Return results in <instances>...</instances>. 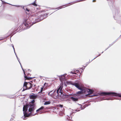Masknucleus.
Wrapping results in <instances>:
<instances>
[{"mask_svg": "<svg viewBox=\"0 0 121 121\" xmlns=\"http://www.w3.org/2000/svg\"><path fill=\"white\" fill-rule=\"evenodd\" d=\"M48 15V14L45 13L38 16L33 15L29 18L25 19L23 23L20 26V29L23 30L29 28L33 24L47 17Z\"/></svg>", "mask_w": 121, "mask_h": 121, "instance_id": "1", "label": "nucleus"}, {"mask_svg": "<svg viewBox=\"0 0 121 121\" xmlns=\"http://www.w3.org/2000/svg\"><path fill=\"white\" fill-rule=\"evenodd\" d=\"M35 102L34 99H33L31 101V104H26L25 105H23V111L24 116V117H23V120L26 119L25 118L27 117L30 116H34L36 114L31 113L35 110V105L34 104Z\"/></svg>", "mask_w": 121, "mask_h": 121, "instance_id": "2", "label": "nucleus"}, {"mask_svg": "<svg viewBox=\"0 0 121 121\" xmlns=\"http://www.w3.org/2000/svg\"><path fill=\"white\" fill-rule=\"evenodd\" d=\"M100 95L101 96H118L121 97V94L118 93L113 92H100V93H98L96 94H94L91 95V96L93 97L94 96H98Z\"/></svg>", "mask_w": 121, "mask_h": 121, "instance_id": "3", "label": "nucleus"}, {"mask_svg": "<svg viewBox=\"0 0 121 121\" xmlns=\"http://www.w3.org/2000/svg\"><path fill=\"white\" fill-rule=\"evenodd\" d=\"M68 84H70L76 87L79 90H81V87L80 86L79 83L78 81H76L75 82H73L72 81H67L66 82Z\"/></svg>", "mask_w": 121, "mask_h": 121, "instance_id": "4", "label": "nucleus"}, {"mask_svg": "<svg viewBox=\"0 0 121 121\" xmlns=\"http://www.w3.org/2000/svg\"><path fill=\"white\" fill-rule=\"evenodd\" d=\"M23 86L25 87L28 89H30L32 87L33 84L30 82L27 83L25 81L24 83Z\"/></svg>", "mask_w": 121, "mask_h": 121, "instance_id": "5", "label": "nucleus"}, {"mask_svg": "<svg viewBox=\"0 0 121 121\" xmlns=\"http://www.w3.org/2000/svg\"><path fill=\"white\" fill-rule=\"evenodd\" d=\"M59 92H57V91L55 90L53 91V97L54 98L56 99H57L60 97V94Z\"/></svg>", "mask_w": 121, "mask_h": 121, "instance_id": "6", "label": "nucleus"}, {"mask_svg": "<svg viewBox=\"0 0 121 121\" xmlns=\"http://www.w3.org/2000/svg\"><path fill=\"white\" fill-rule=\"evenodd\" d=\"M74 97H71L70 98L74 102L78 101L79 98L78 97V95L76 94H74Z\"/></svg>", "mask_w": 121, "mask_h": 121, "instance_id": "7", "label": "nucleus"}, {"mask_svg": "<svg viewBox=\"0 0 121 121\" xmlns=\"http://www.w3.org/2000/svg\"><path fill=\"white\" fill-rule=\"evenodd\" d=\"M119 12V11L118 9H115L113 11V13L114 18L115 19H116L115 16L118 15Z\"/></svg>", "mask_w": 121, "mask_h": 121, "instance_id": "8", "label": "nucleus"}, {"mask_svg": "<svg viewBox=\"0 0 121 121\" xmlns=\"http://www.w3.org/2000/svg\"><path fill=\"white\" fill-rule=\"evenodd\" d=\"M14 30V29L12 28L10 31L8 33L9 34L11 35V38L12 36L13 35L15 34L17 32V30H16L14 31H13Z\"/></svg>", "mask_w": 121, "mask_h": 121, "instance_id": "9", "label": "nucleus"}, {"mask_svg": "<svg viewBox=\"0 0 121 121\" xmlns=\"http://www.w3.org/2000/svg\"><path fill=\"white\" fill-rule=\"evenodd\" d=\"M67 74L66 73L63 75H62L58 76L61 82H62L65 79V76Z\"/></svg>", "mask_w": 121, "mask_h": 121, "instance_id": "10", "label": "nucleus"}, {"mask_svg": "<svg viewBox=\"0 0 121 121\" xmlns=\"http://www.w3.org/2000/svg\"><path fill=\"white\" fill-rule=\"evenodd\" d=\"M81 91H78L77 92L76 94L77 95L79 96V95L80 94H82L83 93L86 92L85 90L82 89V87L81 88Z\"/></svg>", "mask_w": 121, "mask_h": 121, "instance_id": "11", "label": "nucleus"}, {"mask_svg": "<svg viewBox=\"0 0 121 121\" xmlns=\"http://www.w3.org/2000/svg\"><path fill=\"white\" fill-rule=\"evenodd\" d=\"M60 94V97H63V96H68L69 95H72V94L69 95H67L63 91H62L60 92V93H59Z\"/></svg>", "mask_w": 121, "mask_h": 121, "instance_id": "12", "label": "nucleus"}, {"mask_svg": "<svg viewBox=\"0 0 121 121\" xmlns=\"http://www.w3.org/2000/svg\"><path fill=\"white\" fill-rule=\"evenodd\" d=\"M32 95H30L29 96L30 99H35L37 98L38 96L37 95H35V94L32 93Z\"/></svg>", "mask_w": 121, "mask_h": 121, "instance_id": "13", "label": "nucleus"}, {"mask_svg": "<svg viewBox=\"0 0 121 121\" xmlns=\"http://www.w3.org/2000/svg\"><path fill=\"white\" fill-rule=\"evenodd\" d=\"M84 0H76V1H74L73 2L69 3L67 4H70V5H71V4H74V3H77V2L83 1Z\"/></svg>", "mask_w": 121, "mask_h": 121, "instance_id": "14", "label": "nucleus"}, {"mask_svg": "<svg viewBox=\"0 0 121 121\" xmlns=\"http://www.w3.org/2000/svg\"><path fill=\"white\" fill-rule=\"evenodd\" d=\"M87 91L88 93V94L90 95L93 93L94 91L90 89H88L87 90Z\"/></svg>", "mask_w": 121, "mask_h": 121, "instance_id": "15", "label": "nucleus"}, {"mask_svg": "<svg viewBox=\"0 0 121 121\" xmlns=\"http://www.w3.org/2000/svg\"><path fill=\"white\" fill-rule=\"evenodd\" d=\"M62 87L61 86H60L57 90V92H58V91L59 93H60L61 91H62Z\"/></svg>", "mask_w": 121, "mask_h": 121, "instance_id": "16", "label": "nucleus"}, {"mask_svg": "<svg viewBox=\"0 0 121 121\" xmlns=\"http://www.w3.org/2000/svg\"><path fill=\"white\" fill-rule=\"evenodd\" d=\"M53 91H51L49 92L48 94V95L50 96H52V97H53Z\"/></svg>", "mask_w": 121, "mask_h": 121, "instance_id": "17", "label": "nucleus"}, {"mask_svg": "<svg viewBox=\"0 0 121 121\" xmlns=\"http://www.w3.org/2000/svg\"><path fill=\"white\" fill-rule=\"evenodd\" d=\"M2 2V4H10V5H11L12 6H17V7H19L20 6H19V5H12L11 4H9V3H7V2H5L2 0H0Z\"/></svg>", "mask_w": 121, "mask_h": 121, "instance_id": "18", "label": "nucleus"}, {"mask_svg": "<svg viewBox=\"0 0 121 121\" xmlns=\"http://www.w3.org/2000/svg\"><path fill=\"white\" fill-rule=\"evenodd\" d=\"M114 99H113V98H112L111 97H109L108 98H107L105 99H103V100H113Z\"/></svg>", "mask_w": 121, "mask_h": 121, "instance_id": "19", "label": "nucleus"}, {"mask_svg": "<svg viewBox=\"0 0 121 121\" xmlns=\"http://www.w3.org/2000/svg\"><path fill=\"white\" fill-rule=\"evenodd\" d=\"M50 102L49 101H46L45 102L44 104V105H46L50 104Z\"/></svg>", "mask_w": 121, "mask_h": 121, "instance_id": "20", "label": "nucleus"}, {"mask_svg": "<svg viewBox=\"0 0 121 121\" xmlns=\"http://www.w3.org/2000/svg\"><path fill=\"white\" fill-rule=\"evenodd\" d=\"M35 2H35V0L34 1L33 3L31 4H32L35 6H36L37 5V4H36L35 3Z\"/></svg>", "mask_w": 121, "mask_h": 121, "instance_id": "21", "label": "nucleus"}, {"mask_svg": "<svg viewBox=\"0 0 121 121\" xmlns=\"http://www.w3.org/2000/svg\"><path fill=\"white\" fill-rule=\"evenodd\" d=\"M44 108V107L43 106H42L39 109L40 111H41Z\"/></svg>", "mask_w": 121, "mask_h": 121, "instance_id": "22", "label": "nucleus"}, {"mask_svg": "<svg viewBox=\"0 0 121 121\" xmlns=\"http://www.w3.org/2000/svg\"><path fill=\"white\" fill-rule=\"evenodd\" d=\"M66 4L65 5H62L61 6H60V7H58V8H56V9H60L61 8H61V7H62V6H66Z\"/></svg>", "mask_w": 121, "mask_h": 121, "instance_id": "23", "label": "nucleus"}, {"mask_svg": "<svg viewBox=\"0 0 121 121\" xmlns=\"http://www.w3.org/2000/svg\"><path fill=\"white\" fill-rule=\"evenodd\" d=\"M29 77L25 75H24V78L25 80H28Z\"/></svg>", "mask_w": 121, "mask_h": 121, "instance_id": "24", "label": "nucleus"}, {"mask_svg": "<svg viewBox=\"0 0 121 121\" xmlns=\"http://www.w3.org/2000/svg\"><path fill=\"white\" fill-rule=\"evenodd\" d=\"M74 72H72V71H71L70 72H69V75H68L67 76H68V77L69 76V73H72V74H74Z\"/></svg>", "mask_w": 121, "mask_h": 121, "instance_id": "25", "label": "nucleus"}, {"mask_svg": "<svg viewBox=\"0 0 121 121\" xmlns=\"http://www.w3.org/2000/svg\"><path fill=\"white\" fill-rule=\"evenodd\" d=\"M118 40V38L117 39L115 40L112 43L114 44L115 42H116Z\"/></svg>", "mask_w": 121, "mask_h": 121, "instance_id": "26", "label": "nucleus"}, {"mask_svg": "<svg viewBox=\"0 0 121 121\" xmlns=\"http://www.w3.org/2000/svg\"><path fill=\"white\" fill-rule=\"evenodd\" d=\"M58 107H60L61 108H62L63 107V105H62L60 104L58 105Z\"/></svg>", "mask_w": 121, "mask_h": 121, "instance_id": "27", "label": "nucleus"}, {"mask_svg": "<svg viewBox=\"0 0 121 121\" xmlns=\"http://www.w3.org/2000/svg\"><path fill=\"white\" fill-rule=\"evenodd\" d=\"M43 87H41V90L40 92H41V93L42 94L43 93H42L43 91Z\"/></svg>", "mask_w": 121, "mask_h": 121, "instance_id": "28", "label": "nucleus"}, {"mask_svg": "<svg viewBox=\"0 0 121 121\" xmlns=\"http://www.w3.org/2000/svg\"><path fill=\"white\" fill-rule=\"evenodd\" d=\"M101 54H99V55L98 56H96V57H95L94 58L93 60H94V59H95L97 57H98L100 56V55Z\"/></svg>", "mask_w": 121, "mask_h": 121, "instance_id": "29", "label": "nucleus"}, {"mask_svg": "<svg viewBox=\"0 0 121 121\" xmlns=\"http://www.w3.org/2000/svg\"><path fill=\"white\" fill-rule=\"evenodd\" d=\"M33 77H29L28 80H31L32 79Z\"/></svg>", "mask_w": 121, "mask_h": 121, "instance_id": "30", "label": "nucleus"}, {"mask_svg": "<svg viewBox=\"0 0 121 121\" xmlns=\"http://www.w3.org/2000/svg\"><path fill=\"white\" fill-rule=\"evenodd\" d=\"M85 68V67H84V68H80L79 69H81L82 70H83Z\"/></svg>", "mask_w": 121, "mask_h": 121, "instance_id": "31", "label": "nucleus"}, {"mask_svg": "<svg viewBox=\"0 0 121 121\" xmlns=\"http://www.w3.org/2000/svg\"><path fill=\"white\" fill-rule=\"evenodd\" d=\"M26 90H28L27 89V88H26L25 89L24 88L23 90L22 91H24Z\"/></svg>", "mask_w": 121, "mask_h": 121, "instance_id": "32", "label": "nucleus"}, {"mask_svg": "<svg viewBox=\"0 0 121 121\" xmlns=\"http://www.w3.org/2000/svg\"><path fill=\"white\" fill-rule=\"evenodd\" d=\"M14 53H15V55H16V57H17V59H18V57H17V54H16V53H15V52H14Z\"/></svg>", "mask_w": 121, "mask_h": 121, "instance_id": "33", "label": "nucleus"}, {"mask_svg": "<svg viewBox=\"0 0 121 121\" xmlns=\"http://www.w3.org/2000/svg\"><path fill=\"white\" fill-rule=\"evenodd\" d=\"M22 69L23 70V72H24V75H25V71H24V69H23V68H22Z\"/></svg>", "mask_w": 121, "mask_h": 121, "instance_id": "34", "label": "nucleus"}, {"mask_svg": "<svg viewBox=\"0 0 121 121\" xmlns=\"http://www.w3.org/2000/svg\"><path fill=\"white\" fill-rule=\"evenodd\" d=\"M22 69L23 70V72H24V75H25V71H24V69H23V68H22Z\"/></svg>", "mask_w": 121, "mask_h": 121, "instance_id": "35", "label": "nucleus"}, {"mask_svg": "<svg viewBox=\"0 0 121 121\" xmlns=\"http://www.w3.org/2000/svg\"><path fill=\"white\" fill-rule=\"evenodd\" d=\"M113 44L112 43L111 44H109V46L110 47L111 46H112V45H113Z\"/></svg>", "mask_w": 121, "mask_h": 121, "instance_id": "36", "label": "nucleus"}, {"mask_svg": "<svg viewBox=\"0 0 121 121\" xmlns=\"http://www.w3.org/2000/svg\"><path fill=\"white\" fill-rule=\"evenodd\" d=\"M26 10L28 11V12H29V10L27 8H26Z\"/></svg>", "mask_w": 121, "mask_h": 121, "instance_id": "37", "label": "nucleus"}, {"mask_svg": "<svg viewBox=\"0 0 121 121\" xmlns=\"http://www.w3.org/2000/svg\"><path fill=\"white\" fill-rule=\"evenodd\" d=\"M81 108H82V109H84V108H85V107L83 106V108H82L81 107Z\"/></svg>", "mask_w": 121, "mask_h": 121, "instance_id": "38", "label": "nucleus"}, {"mask_svg": "<svg viewBox=\"0 0 121 121\" xmlns=\"http://www.w3.org/2000/svg\"><path fill=\"white\" fill-rule=\"evenodd\" d=\"M77 72V73H78L79 72V71L78 70H76Z\"/></svg>", "mask_w": 121, "mask_h": 121, "instance_id": "39", "label": "nucleus"}, {"mask_svg": "<svg viewBox=\"0 0 121 121\" xmlns=\"http://www.w3.org/2000/svg\"><path fill=\"white\" fill-rule=\"evenodd\" d=\"M110 47L109 46L108 47V48H107L106 49H105V51L108 48H109Z\"/></svg>", "mask_w": 121, "mask_h": 121, "instance_id": "40", "label": "nucleus"}, {"mask_svg": "<svg viewBox=\"0 0 121 121\" xmlns=\"http://www.w3.org/2000/svg\"><path fill=\"white\" fill-rule=\"evenodd\" d=\"M39 111H40L39 110V109H38L37 110H36V112H39Z\"/></svg>", "mask_w": 121, "mask_h": 121, "instance_id": "41", "label": "nucleus"}, {"mask_svg": "<svg viewBox=\"0 0 121 121\" xmlns=\"http://www.w3.org/2000/svg\"><path fill=\"white\" fill-rule=\"evenodd\" d=\"M96 1V0H93L92 1V2H95Z\"/></svg>", "mask_w": 121, "mask_h": 121, "instance_id": "42", "label": "nucleus"}, {"mask_svg": "<svg viewBox=\"0 0 121 121\" xmlns=\"http://www.w3.org/2000/svg\"><path fill=\"white\" fill-rule=\"evenodd\" d=\"M89 62H87V64L86 65V66L85 67H86V66L89 63Z\"/></svg>", "mask_w": 121, "mask_h": 121, "instance_id": "43", "label": "nucleus"}, {"mask_svg": "<svg viewBox=\"0 0 121 121\" xmlns=\"http://www.w3.org/2000/svg\"><path fill=\"white\" fill-rule=\"evenodd\" d=\"M13 120V119H11L9 121H12Z\"/></svg>", "mask_w": 121, "mask_h": 121, "instance_id": "44", "label": "nucleus"}, {"mask_svg": "<svg viewBox=\"0 0 121 121\" xmlns=\"http://www.w3.org/2000/svg\"><path fill=\"white\" fill-rule=\"evenodd\" d=\"M33 86L34 87H35V86H36V85L35 84L34 85V84H33Z\"/></svg>", "mask_w": 121, "mask_h": 121, "instance_id": "45", "label": "nucleus"}, {"mask_svg": "<svg viewBox=\"0 0 121 121\" xmlns=\"http://www.w3.org/2000/svg\"><path fill=\"white\" fill-rule=\"evenodd\" d=\"M17 60H18V61L19 62H19H20V60H19V59L18 58V59H17Z\"/></svg>", "mask_w": 121, "mask_h": 121, "instance_id": "46", "label": "nucleus"}, {"mask_svg": "<svg viewBox=\"0 0 121 121\" xmlns=\"http://www.w3.org/2000/svg\"><path fill=\"white\" fill-rule=\"evenodd\" d=\"M17 60H18V61L19 62H19H20V60H19V59L18 58V59H17Z\"/></svg>", "mask_w": 121, "mask_h": 121, "instance_id": "47", "label": "nucleus"}, {"mask_svg": "<svg viewBox=\"0 0 121 121\" xmlns=\"http://www.w3.org/2000/svg\"><path fill=\"white\" fill-rule=\"evenodd\" d=\"M74 74H77V73L74 72Z\"/></svg>", "mask_w": 121, "mask_h": 121, "instance_id": "48", "label": "nucleus"}, {"mask_svg": "<svg viewBox=\"0 0 121 121\" xmlns=\"http://www.w3.org/2000/svg\"><path fill=\"white\" fill-rule=\"evenodd\" d=\"M30 73H28V74L27 75H28V76H29V75H30Z\"/></svg>", "mask_w": 121, "mask_h": 121, "instance_id": "49", "label": "nucleus"}, {"mask_svg": "<svg viewBox=\"0 0 121 121\" xmlns=\"http://www.w3.org/2000/svg\"><path fill=\"white\" fill-rule=\"evenodd\" d=\"M13 48V50H14V52H15L14 48Z\"/></svg>", "mask_w": 121, "mask_h": 121, "instance_id": "50", "label": "nucleus"}, {"mask_svg": "<svg viewBox=\"0 0 121 121\" xmlns=\"http://www.w3.org/2000/svg\"><path fill=\"white\" fill-rule=\"evenodd\" d=\"M12 47H13V48H14V46H13V45H12Z\"/></svg>", "mask_w": 121, "mask_h": 121, "instance_id": "51", "label": "nucleus"}, {"mask_svg": "<svg viewBox=\"0 0 121 121\" xmlns=\"http://www.w3.org/2000/svg\"><path fill=\"white\" fill-rule=\"evenodd\" d=\"M67 119H68V120H70L71 119H70L69 118V119H68V118H67Z\"/></svg>", "mask_w": 121, "mask_h": 121, "instance_id": "52", "label": "nucleus"}, {"mask_svg": "<svg viewBox=\"0 0 121 121\" xmlns=\"http://www.w3.org/2000/svg\"><path fill=\"white\" fill-rule=\"evenodd\" d=\"M19 63H20V65L21 66V63H20V62H19Z\"/></svg>", "mask_w": 121, "mask_h": 121, "instance_id": "53", "label": "nucleus"}, {"mask_svg": "<svg viewBox=\"0 0 121 121\" xmlns=\"http://www.w3.org/2000/svg\"><path fill=\"white\" fill-rule=\"evenodd\" d=\"M8 37V36H6V37H5L4 38H6V37Z\"/></svg>", "mask_w": 121, "mask_h": 121, "instance_id": "54", "label": "nucleus"}, {"mask_svg": "<svg viewBox=\"0 0 121 121\" xmlns=\"http://www.w3.org/2000/svg\"><path fill=\"white\" fill-rule=\"evenodd\" d=\"M0 39V40H1L2 39Z\"/></svg>", "mask_w": 121, "mask_h": 121, "instance_id": "55", "label": "nucleus"}, {"mask_svg": "<svg viewBox=\"0 0 121 121\" xmlns=\"http://www.w3.org/2000/svg\"><path fill=\"white\" fill-rule=\"evenodd\" d=\"M22 8H23V9H24V6H23V7Z\"/></svg>", "mask_w": 121, "mask_h": 121, "instance_id": "56", "label": "nucleus"}, {"mask_svg": "<svg viewBox=\"0 0 121 121\" xmlns=\"http://www.w3.org/2000/svg\"><path fill=\"white\" fill-rule=\"evenodd\" d=\"M30 82H31L32 83H33V81H30Z\"/></svg>", "mask_w": 121, "mask_h": 121, "instance_id": "57", "label": "nucleus"}, {"mask_svg": "<svg viewBox=\"0 0 121 121\" xmlns=\"http://www.w3.org/2000/svg\"><path fill=\"white\" fill-rule=\"evenodd\" d=\"M41 93V92H38V93Z\"/></svg>", "mask_w": 121, "mask_h": 121, "instance_id": "58", "label": "nucleus"}, {"mask_svg": "<svg viewBox=\"0 0 121 121\" xmlns=\"http://www.w3.org/2000/svg\"><path fill=\"white\" fill-rule=\"evenodd\" d=\"M27 87H28V86H29V87H30V86H29H29H28V85H27Z\"/></svg>", "mask_w": 121, "mask_h": 121, "instance_id": "59", "label": "nucleus"}, {"mask_svg": "<svg viewBox=\"0 0 121 121\" xmlns=\"http://www.w3.org/2000/svg\"><path fill=\"white\" fill-rule=\"evenodd\" d=\"M21 67L22 68V65H21Z\"/></svg>", "mask_w": 121, "mask_h": 121, "instance_id": "60", "label": "nucleus"}, {"mask_svg": "<svg viewBox=\"0 0 121 121\" xmlns=\"http://www.w3.org/2000/svg\"><path fill=\"white\" fill-rule=\"evenodd\" d=\"M104 52L103 51L102 52V53H103Z\"/></svg>", "mask_w": 121, "mask_h": 121, "instance_id": "61", "label": "nucleus"}, {"mask_svg": "<svg viewBox=\"0 0 121 121\" xmlns=\"http://www.w3.org/2000/svg\"><path fill=\"white\" fill-rule=\"evenodd\" d=\"M71 119H72V117L71 116Z\"/></svg>", "mask_w": 121, "mask_h": 121, "instance_id": "62", "label": "nucleus"}, {"mask_svg": "<svg viewBox=\"0 0 121 121\" xmlns=\"http://www.w3.org/2000/svg\"><path fill=\"white\" fill-rule=\"evenodd\" d=\"M28 70L29 71L30 70V69H28Z\"/></svg>", "mask_w": 121, "mask_h": 121, "instance_id": "63", "label": "nucleus"}, {"mask_svg": "<svg viewBox=\"0 0 121 121\" xmlns=\"http://www.w3.org/2000/svg\"><path fill=\"white\" fill-rule=\"evenodd\" d=\"M75 111L76 112L77 111V110H76Z\"/></svg>", "mask_w": 121, "mask_h": 121, "instance_id": "64", "label": "nucleus"}]
</instances>
